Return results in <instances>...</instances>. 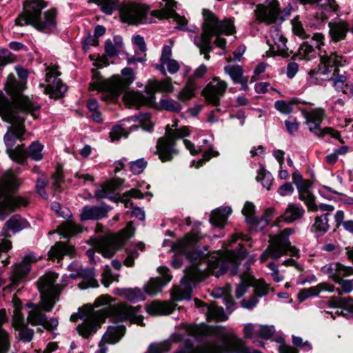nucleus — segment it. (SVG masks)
Returning a JSON list of instances; mask_svg holds the SVG:
<instances>
[{"label":"nucleus","mask_w":353,"mask_h":353,"mask_svg":"<svg viewBox=\"0 0 353 353\" xmlns=\"http://www.w3.org/2000/svg\"><path fill=\"white\" fill-rule=\"evenodd\" d=\"M202 238L200 232H191L183 239L173 243L172 246L173 251L176 254L185 255L190 263V267L185 270L183 281H201L210 274L219 276L228 271L231 275L239 274L241 283L236 286L235 296L238 299L242 297L254 281V276L250 272L252 261L245 258L247 252H217L210 257L207 264H204L206 254L195 248L196 243Z\"/></svg>","instance_id":"f257e3e1"},{"label":"nucleus","mask_w":353,"mask_h":353,"mask_svg":"<svg viewBox=\"0 0 353 353\" xmlns=\"http://www.w3.org/2000/svg\"><path fill=\"white\" fill-rule=\"evenodd\" d=\"M9 92L19 94L23 84H17L11 77L10 79ZM14 99V104L11 103L0 92V117L1 119L12 125H9L3 139L6 146V152L10 158L22 164L26 161L28 153L24 148V144H21L13 148L16 140L22 139L26 132L24 121L25 115L30 114L34 119L37 117L38 112L41 106L32 98L28 96H19Z\"/></svg>","instance_id":"f03ea898"},{"label":"nucleus","mask_w":353,"mask_h":353,"mask_svg":"<svg viewBox=\"0 0 353 353\" xmlns=\"http://www.w3.org/2000/svg\"><path fill=\"white\" fill-rule=\"evenodd\" d=\"M111 301L112 299L108 294L102 295L96 299L94 303L96 306L108 305L86 316L83 322L77 327L79 335L88 338L94 334L100 326L99 324L108 316L115 322L129 320L143 325L140 305L132 307L124 303L110 304Z\"/></svg>","instance_id":"7ed1b4c3"},{"label":"nucleus","mask_w":353,"mask_h":353,"mask_svg":"<svg viewBox=\"0 0 353 353\" xmlns=\"http://www.w3.org/2000/svg\"><path fill=\"white\" fill-rule=\"evenodd\" d=\"M210 334L219 338L220 341L208 342L199 347H187L175 353H261L250 348L234 332H226L223 327H212Z\"/></svg>","instance_id":"20e7f679"},{"label":"nucleus","mask_w":353,"mask_h":353,"mask_svg":"<svg viewBox=\"0 0 353 353\" xmlns=\"http://www.w3.org/2000/svg\"><path fill=\"white\" fill-rule=\"evenodd\" d=\"M47 6L43 0H29L23 3V10L15 19L17 26L32 25L36 29L45 33L52 32L56 27L55 9H50L41 18V11Z\"/></svg>","instance_id":"39448f33"},{"label":"nucleus","mask_w":353,"mask_h":353,"mask_svg":"<svg viewBox=\"0 0 353 353\" xmlns=\"http://www.w3.org/2000/svg\"><path fill=\"white\" fill-rule=\"evenodd\" d=\"M203 23L202 34L194 37V43L201 49V52H211L212 46L211 39L214 35L225 33L228 35L233 34L235 32L233 21L227 19L219 21L216 17L209 10L203 9Z\"/></svg>","instance_id":"423d86ee"},{"label":"nucleus","mask_w":353,"mask_h":353,"mask_svg":"<svg viewBox=\"0 0 353 353\" xmlns=\"http://www.w3.org/2000/svg\"><path fill=\"white\" fill-rule=\"evenodd\" d=\"M345 63L343 57L336 53L324 55L321 57L318 68L310 70L308 74L317 80L332 81L334 87L339 90L347 82L346 72L339 68Z\"/></svg>","instance_id":"0eeeda50"},{"label":"nucleus","mask_w":353,"mask_h":353,"mask_svg":"<svg viewBox=\"0 0 353 353\" xmlns=\"http://www.w3.org/2000/svg\"><path fill=\"white\" fill-rule=\"evenodd\" d=\"M134 80V74L132 70L125 68L122 70V77L113 76L108 79L99 77L90 83V90L102 92L101 98L103 100H112L117 98L122 92L125 91Z\"/></svg>","instance_id":"6e6552de"},{"label":"nucleus","mask_w":353,"mask_h":353,"mask_svg":"<svg viewBox=\"0 0 353 353\" xmlns=\"http://www.w3.org/2000/svg\"><path fill=\"white\" fill-rule=\"evenodd\" d=\"M19 184L18 179L9 172L0 179V220L5 219L17 208L28 205L26 198L11 195Z\"/></svg>","instance_id":"1a4fd4ad"},{"label":"nucleus","mask_w":353,"mask_h":353,"mask_svg":"<svg viewBox=\"0 0 353 353\" xmlns=\"http://www.w3.org/2000/svg\"><path fill=\"white\" fill-rule=\"evenodd\" d=\"M176 127V121L172 124V127L167 125L165 135L158 139L156 154H158L162 162L171 161L173 155L178 153L174 148L176 139L190 135V132L188 127L183 126L179 129H177Z\"/></svg>","instance_id":"9d476101"},{"label":"nucleus","mask_w":353,"mask_h":353,"mask_svg":"<svg viewBox=\"0 0 353 353\" xmlns=\"http://www.w3.org/2000/svg\"><path fill=\"white\" fill-rule=\"evenodd\" d=\"M293 232V230L286 228L279 234L271 236L269 246L261 255V261L263 263L268 258L278 259L285 255L287 252H290L292 256L299 257V250L292 246L289 241V236Z\"/></svg>","instance_id":"9b49d317"},{"label":"nucleus","mask_w":353,"mask_h":353,"mask_svg":"<svg viewBox=\"0 0 353 353\" xmlns=\"http://www.w3.org/2000/svg\"><path fill=\"white\" fill-rule=\"evenodd\" d=\"M134 231L132 222H128L126 227L120 232L96 239L93 245L104 257H112L125 241L133 236Z\"/></svg>","instance_id":"f8f14e48"},{"label":"nucleus","mask_w":353,"mask_h":353,"mask_svg":"<svg viewBox=\"0 0 353 353\" xmlns=\"http://www.w3.org/2000/svg\"><path fill=\"white\" fill-rule=\"evenodd\" d=\"M57 276L58 275L54 273L48 272L40 277L37 281L38 290L41 294L40 301L47 311H50L53 308L62 290L60 285L54 284Z\"/></svg>","instance_id":"ddd939ff"},{"label":"nucleus","mask_w":353,"mask_h":353,"mask_svg":"<svg viewBox=\"0 0 353 353\" xmlns=\"http://www.w3.org/2000/svg\"><path fill=\"white\" fill-rule=\"evenodd\" d=\"M325 117V112L323 108H315L307 112L305 114V123L308 126L310 132L320 138L330 135L333 138L339 139L340 134L339 132L334 130L332 128H320V125Z\"/></svg>","instance_id":"4468645a"},{"label":"nucleus","mask_w":353,"mask_h":353,"mask_svg":"<svg viewBox=\"0 0 353 353\" xmlns=\"http://www.w3.org/2000/svg\"><path fill=\"white\" fill-rule=\"evenodd\" d=\"M27 306L32 308L27 316V321L29 323L33 326L41 325L44 329L50 332L57 329L59 325L58 320L55 318H51L48 320L43 312H48V311L44 309L41 305V301L38 304L28 303Z\"/></svg>","instance_id":"2eb2a0df"},{"label":"nucleus","mask_w":353,"mask_h":353,"mask_svg":"<svg viewBox=\"0 0 353 353\" xmlns=\"http://www.w3.org/2000/svg\"><path fill=\"white\" fill-rule=\"evenodd\" d=\"M58 67L53 65L46 68V81L47 85L45 88V92L49 94L51 98H61L67 91V86L60 79L61 72L58 71Z\"/></svg>","instance_id":"dca6fc26"},{"label":"nucleus","mask_w":353,"mask_h":353,"mask_svg":"<svg viewBox=\"0 0 353 353\" xmlns=\"http://www.w3.org/2000/svg\"><path fill=\"white\" fill-rule=\"evenodd\" d=\"M148 8L143 5L131 3L121 10L123 20L130 24H144L150 22L147 18Z\"/></svg>","instance_id":"f3484780"},{"label":"nucleus","mask_w":353,"mask_h":353,"mask_svg":"<svg viewBox=\"0 0 353 353\" xmlns=\"http://www.w3.org/2000/svg\"><path fill=\"white\" fill-rule=\"evenodd\" d=\"M228 88V83L217 77L207 84L202 93L206 101L214 106L220 103V98L223 97Z\"/></svg>","instance_id":"a211bd4d"},{"label":"nucleus","mask_w":353,"mask_h":353,"mask_svg":"<svg viewBox=\"0 0 353 353\" xmlns=\"http://www.w3.org/2000/svg\"><path fill=\"white\" fill-rule=\"evenodd\" d=\"M286 43L287 39L283 37L281 30L276 27L272 28L268 43L272 55H279L285 58L290 57L292 52L288 50Z\"/></svg>","instance_id":"6ab92c4d"},{"label":"nucleus","mask_w":353,"mask_h":353,"mask_svg":"<svg viewBox=\"0 0 353 353\" xmlns=\"http://www.w3.org/2000/svg\"><path fill=\"white\" fill-rule=\"evenodd\" d=\"M254 14L257 21L267 24L273 23L279 19V3L277 0H273L268 6L259 4Z\"/></svg>","instance_id":"aec40b11"},{"label":"nucleus","mask_w":353,"mask_h":353,"mask_svg":"<svg viewBox=\"0 0 353 353\" xmlns=\"http://www.w3.org/2000/svg\"><path fill=\"white\" fill-rule=\"evenodd\" d=\"M324 35L321 33L314 34L311 40L312 44H310L308 42L303 43L296 56L299 57L300 59H312L315 55L314 46L321 49V46L324 45Z\"/></svg>","instance_id":"412c9836"},{"label":"nucleus","mask_w":353,"mask_h":353,"mask_svg":"<svg viewBox=\"0 0 353 353\" xmlns=\"http://www.w3.org/2000/svg\"><path fill=\"white\" fill-rule=\"evenodd\" d=\"M321 271L328 275L329 278L336 283L340 278L353 274V268L342 265L340 263H331L321 267Z\"/></svg>","instance_id":"4be33fe9"},{"label":"nucleus","mask_w":353,"mask_h":353,"mask_svg":"<svg viewBox=\"0 0 353 353\" xmlns=\"http://www.w3.org/2000/svg\"><path fill=\"white\" fill-rule=\"evenodd\" d=\"M161 276L151 279L144 287L145 292L154 295L159 292L162 288L171 281L172 276L168 274V270L164 267L159 268Z\"/></svg>","instance_id":"5701e85b"},{"label":"nucleus","mask_w":353,"mask_h":353,"mask_svg":"<svg viewBox=\"0 0 353 353\" xmlns=\"http://www.w3.org/2000/svg\"><path fill=\"white\" fill-rule=\"evenodd\" d=\"M37 261L34 254L30 253L25 256L21 262L14 265L12 280L14 283H18L24 276H26L30 270L31 263Z\"/></svg>","instance_id":"b1692460"},{"label":"nucleus","mask_w":353,"mask_h":353,"mask_svg":"<svg viewBox=\"0 0 353 353\" xmlns=\"http://www.w3.org/2000/svg\"><path fill=\"white\" fill-rule=\"evenodd\" d=\"M165 2V8L161 10H155L152 12V15L162 19H174L179 24L184 26L187 23V20L185 17L179 15L174 10L176 6V2L174 0H163Z\"/></svg>","instance_id":"393cba45"},{"label":"nucleus","mask_w":353,"mask_h":353,"mask_svg":"<svg viewBox=\"0 0 353 353\" xmlns=\"http://www.w3.org/2000/svg\"><path fill=\"white\" fill-rule=\"evenodd\" d=\"M328 28L330 41L334 43L345 39L350 30L348 23L344 20L330 22Z\"/></svg>","instance_id":"a878e982"},{"label":"nucleus","mask_w":353,"mask_h":353,"mask_svg":"<svg viewBox=\"0 0 353 353\" xmlns=\"http://www.w3.org/2000/svg\"><path fill=\"white\" fill-rule=\"evenodd\" d=\"M110 208L108 205L84 206L82 208L80 219L82 221L88 220H99L106 217Z\"/></svg>","instance_id":"bb28decb"},{"label":"nucleus","mask_w":353,"mask_h":353,"mask_svg":"<svg viewBox=\"0 0 353 353\" xmlns=\"http://www.w3.org/2000/svg\"><path fill=\"white\" fill-rule=\"evenodd\" d=\"M334 290L335 288L333 285L327 282L321 283L316 286L302 289L298 294V299L300 301H303L307 298L317 296L322 291L332 292Z\"/></svg>","instance_id":"cd10ccee"},{"label":"nucleus","mask_w":353,"mask_h":353,"mask_svg":"<svg viewBox=\"0 0 353 353\" xmlns=\"http://www.w3.org/2000/svg\"><path fill=\"white\" fill-rule=\"evenodd\" d=\"M94 272L93 269L79 268L77 271V275L71 274L72 278L81 277L83 281L79 283L81 289H86L88 288H97L99 286L97 281L94 279Z\"/></svg>","instance_id":"c85d7f7f"},{"label":"nucleus","mask_w":353,"mask_h":353,"mask_svg":"<svg viewBox=\"0 0 353 353\" xmlns=\"http://www.w3.org/2000/svg\"><path fill=\"white\" fill-rule=\"evenodd\" d=\"M305 214V210L301 206L290 203L288 205L283 214L277 219V222L285 221L287 223H292L296 220L301 219Z\"/></svg>","instance_id":"c756f323"},{"label":"nucleus","mask_w":353,"mask_h":353,"mask_svg":"<svg viewBox=\"0 0 353 353\" xmlns=\"http://www.w3.org/2000/svg\"><path fill=\"white\" fill-rule=\"evenodd\" d=\"M74 252V248L73 246L63 242H57L51 248L48 254L50 258L57 259L59 261L65 255L72 256Z\"/></svg>","instance_id":"7c9ffc66"},{"label":"nucleus","mask_w":353,"mask_h":353,"mask_svg":"<svg viewBox=\"0 0 353 353\" xmlns=\"http://www.w3.org/2000/svg\"><path fill=\"white\" fill-rule=\"evenodd\" d=\"M28 227V223L25 219L18 215H14L6 221L2 230V235L8 236L6 234L8 230H12L13 232H18Z\"/></svg>","instance_id":"2f4dec72"},{"label":"nucleus","mask_w":353,"mask_h":353,"mask_svg":"<svg viewBox=\"0 0 353 353\" xmlns=\"http://www.w3.org/2000/svg\"><path fill=\"white\" fill-rule=\"evenodd\" d=\"M174 306L168 302L153 301L147 305L146 310L150 314L163 315L168 314L174 310Z\"/></svg>","instance_id":"473e14b6"},{"label":"nucleus","mask_w":353,"mask_h":353,"mask_svg":"<svg viewBox=\"0 0 353 353\" xmlns=\"http://www.w3.org/2000/svg\"><path fill=\"white\" fill-rule=\"evenodd\" d=\"M231 213L232 209L230 207L218 208L212 212L210 223L217 227H223Z\"/></svg>","instance_id":"72a5a7b5"},{"label":"nucleus","mask_w":353,"mask_h":353,"mask_svg":"<svg viewBox=\"0 0 353 353\" xmlns=\"http://www.w3.org/2000/svg\"><path fill=\"white\" fill-rule=\"evenodd\" d=\"M327 305L330 307L343 309L353 313V299L350 297L332 296L327 301Z\"/></svg>","instance_id":"f704fd0d"},{"label":"nucleus","mask_w":353,"mask_h":353,"mask_svg":"<svg viewBox=\"0 0 353 353\" xmlns=\"http://www.w3.org/2000/svg\"><path fill=\"white\" fill-rule=\"evenodd\" d=\"M81 227L72 221L64 222L57 228V232L66 238L72 237L77 234L81 233Z\"/></svg>","instance_id":"c9c22d12"},{"label":"nucleus","mask_w":353,"mask_h":353,"mask_svg":"<svg viewBox=\"0 0 353 353\" xmlns=\"http://www.w3.org/2000/svg\"><path fill=\"white\" fill-rule=\"evenodd\" d=\"M6 319V310H0V353H7L10 347L9 336L2 328V324Z\"/></svg>","instance_id":"e433bc0d"},{"label":"nucleus","mask_w":353,"mask_h":353,"mask_svg":"<svg viewBox=\"0 0 353 353\" xmlns=\"http://www.w3.org/2000/svg\"><path fill=\"white\" fill-rule=\"evenodd\" d=\"M172 296L174 301L190 300L192 296V288L189 284L181 287H175L172 290Z\"/></svg>","instance_id":"4c0bfd02"},{"label":"nucleus","mask_w":353,"mask_h":353,"mask_svg":"<svg viewBox=\"0 0 353 353\" xmlns=\"http://www.w3.org/2000/svg\"><path fill=\"white\" fill-rule=\"evenodd\" d=\"M196 83L193 78H188L184 88L178 94V98L182 101H186L194 97Z\"/></svg>","instance_id":"58836bf2"},{"label":"nucleus","mask_w":353,"mask_h":353,"mask_svg":"<svg viewBox=\"0 0 353 353\" xmlns=\"http://www.w3.org/2000/svg\"><path fill=\"white\" fill-rule=\"evenodd\" d=\"M14 302V310L13 312L12 316V326L14 330L21 328L22 326L25 325L26 323L24 320V317L21 312V303L19 300L14 299L13 301Z\"/></svg>","instance_id":"ea45409f"},{"label":"nucleus","mask_w":353,"mask_h":353,"mask_svg":"<svg viewBox=\"0 0 353 353\" xmlns=\"http://www.w3.org/2000/svg\"><path fill=\"white\" fill-rule=\"evenodd\" d=\"M145 249V245L142 242H139L137 243L136 247L132 249H127L126 253L127 256L124 261V265L128 267H131L134 265V261L135 259L138 258L139 256V253L138 250L143 251Z\"/></svg>","instance_id":"a19ab883"},{"label":"nucleus","mask_w":353,"mask_h":353,"mask_svg":"<svg viewBox=\"0 0 353 353\" xmlns=\"http://www.w3.org/2000/svg\"><path fill=\"white\" fill-rule=\"evenodd\" d=\"M206 315L208 319H216L221 321L227 319L223 309L216 305L206 306Z\"/></svg>","instance_id":"79ce46f5"},{"label":"nucleus","mask_w":353,"mask_h":353,"mask_svg":"<svg viewBox=\"0 0 353 353\" xmlns=\"http://www.w3.org/2000/svg\"><path fill=\"white\" fill-rule=\"evenodd\" d=\"M88 2L99 5L103 12L111 14L117 8L119 0H88Z\"/></svg>","instance_id":"37998d69"},{"label":"nucleus","mask_w":353,"mask_h":353,"mask_svg":"<svg viewBox=\"0 0 353 353\" xmlns=\"http://www.w3.org/2000/svg\"><path fill=\"white\" fill-rule=\"evenodd\" d=\"M224 72L230 77L234 83H236L244 77L243 68L239 65H225Z\"/></svg>","instance_id":"c03bdc74"},{"label":"nucleus","mask_w":353,"mask_h":353,"mask_svg":"<svg viewBox=\"0 0 353 353\" xmlns=\"http://www.w3.org/2000/svg\"><path fill=\"white\" fill-rule=\"evenodd\" d=\"M120 339L121 336L119 328L110 327L103 334L100 343H103L105 345L106 343L113 344L118 342Z\"/></svg>","instance_id":"a18cd8bd"},{"label":"nucleus","mask_w":353,"mask_h":353,"mask_svg":"<svg viewBox=\"0 0 353 353\" xmlns=\"http://www.w3.org/2000/svg\"><path fill=\"white\" fill-rule=\"evenodd\" d=\"M165 65L167 66L168 71L170 74L176 73L180 68V65L179 63L174 60L171 59L166 61L165 62L161 63L156 65V68L159 70L163 75H166V70L165 68Z\"/></svg>","instance_id":"49530a36"},{"label":"nucleus","mask_w":353,"mask_h":353,"mask_svg":"<svg viewBox=\"0 0 353 353\" xmlns=\"http://www.w3.org/2000/svg\"><path fill=\"white\" fill-rule=\"evenodd\" d=\"M328 215L329 214L326 213L321 216H317L315 219V222L312 226V228L315 232H318L321 234H324L327 232L329 228Z\"/></svg>","instance_id":"de8ad7c7"},{"label":"nucleus","mask_w":353,"mask_h":353,"mask_svg":"<svg viewBox=\"0 0 353 353\" xmlns=\"http://www.w3.org/2000/svg\"><path fill=\"white\" fill-rule=\"evenodd\" d=\"M242 213L245 216L247 222L252 225L259 223L258 220L254 216V205L252 203L247 201L242 210Z\"/></svg>","instance_id":"09e8293b"},{"label":"nucleus","mask_w":353,"mask_h":353,"mask_svg":"<svg viewBox=\"0 0 353 353\" xmlns=\"http://www.w3.org/2000/svg\"><path fill=\"white\" fill-rule=\"evenodd\" d=\"M43 145L38 141L32 142L28 148L27 153L28 156L34 161L41 160L43 154L41 153Z\"/></svg>","instance_id":"8fccbe9b"},{"label":"nucleus","mask_w":353,"mask_h":353,"mask_svg":"<svg viewBox=\"0 0 353 353\" xmlns=\"http://www.w3.org/2000/svg\"><path fill=\"white\" fill-rule=\"evenodd\" d=\"M170 348L171 343L169 341H164L150 344L146 353H166Z\"/></svg>","instance_id":"3c124183"},{"label":"nucleus","mask_w":353,"mask_h":353,"mask_svg":"<svg viewBox=\"0 0 353 353\" xmlns=\"http://www.w3.org/2000/svg\"><path fill=\"white\" fill-rule=\"evenodd\" d=\"M256 179L258 181H261L263 186L268 190L270 189V187L272 184L273 178L272 174L269 172L266 171L263 168H262L259 171Z\"/></svg>","instance_id":"603ef678"},{"label":"nucleus","mask_w":353,"mask_h":353,"mask_svg":"<svg viewBox=\"0 0 353 353\" xmlns=\"http://www.w3.org/2000/svg\"><path fill=\"white\" fill-rule=\"evenodd\" d=\"M299 199L303 201L309 210L313 212L317 211V205L314 203V196L310 193L309 190L299 192Z\"/></svg>","instance_id":"864d4df0"},{"label":"nucleus","mask_w":353,"mask_h":353,"mask_svg":"<svg viewBox=\"0 0 353 353\" xmlns=\"http://www.w3.org/2000/svg\"><path fill=\"white\" fill-rule=\"evenodd\" d=\"M15 330L18 332L17 338L20 341L25 343H29L32 341L34 332L32 329L29 328L27 324Z\"/></svg>","instance_id":"5fc2aeb1"},{"label":"nucleus","mask_w":353,"mask_h":353,"mask_svg":"<svg viewBox=\"0 0 353 353\" xmlns=\"http://www.w3.org/2000/svg\"><path fill=\"white\" fill-rule=\"evenodd\" d=\"M251 285H253L254 288L255 296L256 298L265 296L268 293V285L262 280H256L254 279Z\"/></svg>","instance_id":"6e6d98bb"},{"label":"nucleus","mask_w":353,"mask_h":353,"mask_svg":"<svg viewBox=\"0 0 353 353\" xmlns=\"http://www.w3.org/2000/svg\"><path fill=\"white\" fill-rule=\"evenodd\" d=\"M152 86L156 91L159 92H171L173 90L170 79H167L161 81H156L152 83Z\"/></svg>","instance_id":"4d7b16f0"},{"label":"nucleus","mask_w":353,"mask_h":353,"mask_svg":"<svg viewBox=\"0 0 353 353\" xmlns=\"http://www.w3.org/2000/svg\"><path fill=\"white\" fill-rule=\"evenodd\" d=\"M121 295L124 296L129 301H133L137 299H139L141 297V292L140 290L134 288L123 289L121 293Z\"/></svg>","instance_id":"13d9d810"},{"label":"nucleus","mask_w":353,"mask_h":353,"mask_svg":"<svg viewBox=\"0 0 353 353\" xmlns=\"http://www.w3.org/2000/svg\"><path fill=\"white\" fill-rule=\"evenodd\" d=\"M256 332L259 337L268 339L274 334L275 330L273 326L260 325Z\"/></svg>","instance_id":"bf43d9fd"},{"label":"nucleus","mask_w":353,"mask_h":353,"mask_svg":"<svg viewBox=\"0 0 353 353\" xmlns=\"http://www.w3.org/2000/svg\"><path fill=\"white\" fill-rule=\"evenodd\" d=\"M128 135V133L121 125L112 127L110 132V138L112 141L119 140L121 137H127Z\"/></svg>","instance_id":"052dcab7"},{"label":"nucleus","mask_w":353,"mask_h":353,"mask_svg":"<svg viewBox=\"0 0 353 353\" xmlns=\"http://www.w3.org/2000/svg\"><path fill=\"white\" fill-rule=\"evenodd\" d=\"M160 105L164 110L168 111L179 112L181 110L180 104L174 101L162 99L160 101Z\"/></svg>","instance_id":"680f3d73"},{"label":"nucleus","mask_w":353,"mask_h":353,"mask_svg":"<svg viewBox=\"0 0 353 353\" xmlns=\"http://www.w3.org/2000/svg\"><path fill=\"white\" fill-rule=\"evenodd\" d=\"M147 165V162L143 159L132 161L130 165V170L135 174L143 172Z\"/></svg>","instance_id":"e2e57ef3"},{"label":"nucleus","mask_w":353,"mask_h":353,"mask_svg":"<svg viewBox=\"0 0 353 353\" xmlns=\"http://www.w3.org/2000/svg\"><path fill=\"white\" fill-rule=\"evenodd\" d=\"M219 155V152L218 151L214 150L212 148H208V150L203 153L202 159L196 162L195 167L198 168L210 161L212 157H216Z\"/></svg>","instance_id":"0e129e2a"},{"label":"nucleus","mask_w":353,"mask_h":353,"mask_svg":"<svg viewBox=\"0 0 353 353\" xmlns=\"http://www.w3.org/2000/svg\"><path fill=\"white\" fill-rule=\"evenodd\" d=\"M316 4L330 12H335L338 10V5L335 0H316Z\"/></svg>","instance_id":"69168bd1"},{"label":"nucleus","mask_w":353,"mask_h":353,"mask_svg":"<svg viewBox=\"0 0 353 353\" xmlns=\"http://www.w3.org/2000/svg\"><path fill=\"white\" fill-rule=\"evenodd\" d=\"M274 106L278 111L283 114H290L292 111V103L285 101H277Z\"/></svg>","instance_id":"338daca9"},{"label":"nucleus","mask_w":353,"mask_h":353,"mask_svg":"<svg viewBox=\"0 0 353 353\" xmlns=\"http://www.w3.org/2000/svg\"><path fill=\"white\" fill-rule=\"evenodd\" d=\"M51 208L59 216L67 218L71 216L69 209L61 207L57 202H53L51 204Z\"/></svg>","instance_id":"774afa93"}]
</instances>
